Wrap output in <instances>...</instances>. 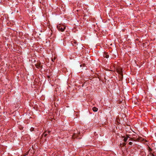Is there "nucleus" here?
I'll use <instances>...</instances> for the list:
<instances>
[{"instance_id": "nucleus-1", "label": "nucleus", "mask_w": 156, "mask_h": 156, "mask_svg": "<svg viewBox=\"0 0 156 156\" xmlns=\"http://www.w3.org/2000/svg\"><path fill=\"white\" fill-rule=\"evenodd\" d=\"M57 27L59 31L63 32L66 29V27L64 25L59 24L57 26Z\"/></svg>"}, {"instance_id": "nucleus-2", "label": "nucleus", "mask_w": 156, "mask_h": 156, "mask_svg": "<svg viewBox=\"0 0 156 156\" xmlns=\"http://www.w3.org/2000/svg\"><path fill=\"white\" fill-rule=\"evenodd\" d=\"M117 73L120 75L119 77L121 79H122L123 77V75L122 73V70L121 68H118L117 69Z\"/></svg>"}, {"instance_id": "nucleus-3", "label": "nucleus", "mask_w": 156, "mask_h": 156, "mask_svg": "<svg viewBox=\"0 0 156 156\" xmlns=\"http://www.w3.org/2000/svg\"><path fill=\"white\" fill-rule=\"evenodd\" d=\"M35 66L38 69H42V66L41 65L40 63H37V64H35Z\"/></svg>"}, {"instance_id": "nucleus-4", "label": "nucleus", "mask_w": 156, "mask_h": 156, "mask_svg": "<svg viewBox=\"0 0 156 156\" xmlns=\"http://www.w3.org/2000/svg\"><path fill=\"white\" fill-rule=\"evenodd\" d=\"M144 140V138H142V137H140L138 138L136 140V141H143Z\"/></svg>"}, {"instance_id": "nucleus-5", "label": "nucleus", "mask_w": 156, "mask_h": 156, "mask_svg": "<svg viewBox=\"0 0 156 156\" xmlns=\"http://www.w3.org/2000/svg\"><path fill=\"white\" fill-rule=\"evenodd\" d=\"M50 132V131H48V132L46 131L43 133V135L44 136V137H46L48 134H49Z\"/></svg>"}, {"instance_id": "nucleus-6", "label": "nucleus", "mask_w": 156, "mask_h": 156, "mask_svg": "<svg viewBox=\"0 0 156 156\" xmlns=\"http://www.w3.org/2000/svg\"><path fill=\"white\" fill-rule=\"evenodd\" d=\"M80 134V133L78 134H76L75 133H74L73 135L72 136V138H77L78 136V134Z\"/></svg>"}, {"instance_id": "nucleus-7", "label": "nucleus", "mask_w": 156, "mask_h": 156, "mask_svg": "<svg viewBox=\"0 0 156 156\" xmlns=\"http://www.w3.org/2000/svg\"><path fill=\"white\" fill-rule=\"evenodd\" d=\"M103 56L104 57H105L106 58H108L109 56V55L107 54V53L106 52H104V54Z\"/></svg>"}, {"instance_id": "nucleus-8", "label": "nucleus", "mask_w": 156, "mask_h": 156, "mask_svg": "<svg viewBox=\"0 0 156 156\" xmlns=\"http://www.w3.org/2000/svg\"><path fill=\"white\" fill-rule=\"evenodd\" d=\"M73 46L76 45L77 44V42L76 41L74 40L71 42Z\"/></svg>"}, {"instance_id": "nucleus-9", "label": "nucleus", "mask_w": 156, "mask_h": 156, "mask_svg": "<svg viewBox=\"0 0 156 156\" xmlns=\"http://www.w3.org/2000/svg\"><path fill=\"white\" fill-rule=\"evenodd\" d=\"M93 111L94 112H97L98 110V108L96 107H94L92 108Z\"/></svg>"}, {"instance_id": "nucleus-10", "label": "nucleus", "mask_w": 156, "mask_h": 156, "mask_svg": "<svg viewBox=\"0 0 156 156\" xmlns=\"http://www.w3.org/2000/svg\"><path fill=\"white\" fill-rule=\"evenodd\" d=\"M147 149L149 152H151L152 151V149L149 146H148Z\"/></svg>"}, {"instance_id": "nucleus-11", "label": "nucleus", "mask_w": 156, "mask_h": 156, "mask_svg": "<svg viewBox=\"0 0 156 156\" xmlns=\"http://www.w3.org/2000/svg\"><path fill=\"white\" fill-rule=\"evenodd\" d=\"M122 138H124V140H123V141H124V142H126V141L127 140V137H125V136H122Z\"/></svg>"}, {"instance_id": "nucleus-12", "label": "nucleus", "mask_w": 156, "mask_h": 156, "mask_svg": "<svg viewBox=\"0 0 156 156\" xmlns=\"http://www.w3.org/2000/svg\"><path fill=\"white\" fill-rule=\"evenodd\" d=\"M85 66H86V65L84 63L82 64L81 65H80V67H81L82 66H83V67H85Z\"/></svg>"}, {"instance_id": "nucleus-13", "label": "nucleus", "mask_w": 156, "mask_h": 156, "mask_svg": "<svg viewBox=\"0 0 156 156\" xmlns=\"http://www.w3.org/2000/svg\"><path fill=\"white\" fill-rule=\"evenodd\" d=\"M56 57H54V58H52V59H51V60L53 62H54L55 61V60L56 59Z\"/></svg>"}, {"instance_id": "nucleus-14", "label": "nucleus", "mask_w": 156, "mask_h": 156, "mask_svg": "<svg viewBox=\"0 0 156 156\" xmlns=\"http://www.w3.org/2000/svg\"><path fill=\"white\" fill-rule=\"evenodd\" d=\"M30 130L31 131H33L34 130V128L33 127H31L30 129Z\"/></svg>"}, {"instance_id": "nucleus-15", "label": "nucleus", "mask_w": 156, "mask_h": 156, "mask_svg": "<svg viewBox=\"0 0 156 156\" xmlns=\"http://www.w3.org/2000/svg\"><path fill=\"white\" fill-rule=\"evenodd\" d=\"M129 145H131L133 144V143L131 142H129Z\"/></svg>"}, {"instance_id": "nucleus-16", "label": "nucleus", "mask_w": 156, "mask_h": 156, "mask_svg": "<svg viewBox=\"0 0 156 156\" xmlns=\"http://www.w3.org/2000/svg\"><path fill=\"white\" fill-rule=\"evenodd\" d=\"M130 140H132V141H133V140H134V141H136V140H134V139L133 138H131V139H130Z\"/></svg>"}, {"instance_id": "nucleus-17", "label": "nucleus", "mask_w": 156, "mask_h": 156, "mask_svg": "<svg viewBox=\"0 0 156 156\" xmlns=\"http://www.w3.org/2000/svg\"><path fill=\"white\" fill-rule=\"evenodd\" d=\"M129 135H126V136L125 137H127V138L128 139V138L129 137Z\"/></svg>"}, {"instance_id": "nucleus-18", "label": "nucleus", "mask_w": 156, "mask_h": 156, "mask_svg": "<svg viewBox=\"0 0 156 156\" xmlns=\"http://www.w3.org/2000/svg\"><path fill=\"white\" fill-rule=\"evenodd\" d=\"M48 77V79H50V78H51V76H48V77Z\"/></svg>"}, {"instance_id": "nucleus-19", "label": "nucleus", "mask_w": 156, "mask_h": 156, "mask_svg": "<svg viewBox=\"0 0 156 156\" xmlns=\"http://www.w3.org/2000/svg\"><path fill=\"white\" fill-rule=\"evenodd\" d=\"M126 144L125 143H123V145L125 146Z\"/></svg>"}, {"instance_id": "nucleus-20", "label": "nucleus", "mask_w": 156, "mask_h": 156, "mask_svg": "<svg viewBox=\"0 0 156 156\" xmlns=\"http://www.w3.org/2000/svg\"><path fill=\"white\" fill-rule=\"evenodd\" d=\"M152 156H154L153 154H152Z\"/></svg>"}, {"instance_id": "nucleus-21", "label": "nucleus", "mask_w": 156, "mask_h": 156, "mask_svg": "<svg viewBox=\"0 0 156 156\" xmlns=\"http://www.w3.org/2000/svg\"><path fill=\"white\" fill-rule=\"evenodd\" d=\"M85 69H87V68H85Z\"/></svg>"}]
</instances>
